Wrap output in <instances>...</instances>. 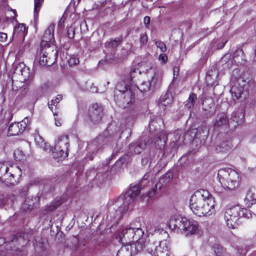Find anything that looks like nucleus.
<instances>
[{"mask_svg":"<svg viewBox=\"0 0 256 256\" xmlns=\"http://www.w3.org/2000/svg\"><path fill=\"white\" fill-rule=\"evenodd\" d=\"M192 130L194 131L195 132V131H196V130Z\"/></svg>","mask_w":256,"mask_h":256,"instance_id":"obj_62","label":"nucleus"},{"mask_svg":"<svg viewBox=\"0 0 256 256\" xmlns=\"http://www.w3.org/2000/svg\"><path fill=\"white\" fill-rule=\"evenodd\" d=\"M102 107L98 104L90 106L88 110V117L90 120L94 124L99 122L102 116Z\"/></svg>","mask_w":256,"mask_h":256,"instance_id":"obj_13","label":"nucleus"},{"mask_svg":"<svg viewBox=\"0 0 256 256\" xmlns=\"http://www.w3.org/2000/svg\"><path fill=\"white\" fill-rule=\"evenodd\" d=\"M55 26L51 24L42 36L40 46L38 50L36 60L42 66H50L56 59L58 52L54 44Z\"/></svg>","mask_w":256,"mask_h":256,"instance_id":"obj_2","label":"nucleus"},{"mask_svg":"<svg viewBox=\"0 0 256 256\" xmlns=\"http://www.w3.org/2000/svg\"><path fill=\"white\" fill-rule=\"evenodd\" d=\"M120 84L116 86V89L121 93L120 98H122L120 100L122 104H120V105L124 108H128L130 106V104L134 100V94L132 90L128 88L126 86L124 87V90H120Z\"/></svg>","mask_w":256,"mask_h":256,"instance_id":"obj_12","label":"nucleus"},{"mask_svg":"<svg viewBox=\"0 0 256 256\" xmlns=\"http://www.w3.org/2000/svg\"><path fill=\"white\" fill-rule=\"evenodd\" d=\"M14 158L17 161H22L25 160L26 156L23 151L20 149H17L14 150Z\"/></svg>","mask_w":256,"mask_h":256,"instance_id":"obj_29","label":"nucleus"},{"mask_svg":"<svg viewBox=\"0 0 256 256\" xmlns=\"http://www.w3.org/2000/svg\"><path fill=\"white\" fill-rule=\"evenodd\" d=\"M160 104L166 107L170 105L172 102V96L170 93H166L162 96L160 99Z\"/></svg>","mask_w":256,"mask_h":256,"instance_id":"obj_21","label":"nucleus"},{"mask_svg":"<svg viewBox=\"0 0 256 256\" xmlns=\"http://www.w3.org/2000/svg\"><path fill=\"white\" fill-rule=\"evenodd\" d=\"M93 158H94V156H90L89 157V158H90V160H92L93 159Z\"/></svg>","mask_w":256,"mask_h":256,"instance_id":"obj_60","label":"nucleus"},{"mask_svg":"<svg viewBox=\"0 0 256 256\" xmlns=\"http://www.w3.org/2000/svg\"><path fill=\"white\" fill-rule=\"evenodd\" d=\"M144 22L146 26L148 25L150 23V18L148 16H146L144 18Z\"/></svg>","mask_w":256,"mask_h":256,"instance_id":"obj_50","label":"nucleus"},{"mask_svg":"<svg viewBox=\"0 0 256 256\" xmlns=\"http://www.w3.org/2000/svg\"><path fill=\"white\" fill-rule=\"evenodd\" d=\"M122 40L121 38H117L114 40H111V45L112 48L116 47L118 44Z\"/></svg>","mask_w":256,"mask_h":256,"instance_id":"obj_43","label":"nucleus"},{"mask_svg":"<svg viewBox=\"0 0 256 256\" xmlns=\"http://www.w3.org/2000/svg\"><path fill=\"white\" fill-rule=\"evenodd\" d=\"M144 235L142 230H134L128 226H124L118 230L114 235V238L118 240H140Z\"/></svg>","mask_w":256,"mask_h":256,"instance_id":"obj_8","label":"nucleus"},{"mask_svg":"<svg viewBox=\"0 0 256 256\" xmlns=\"http://www.w3.org/2000/svg\"><path fill=\"white\" fill-rule=\"evenodd\" d=\"M168 226L172 230L177 232H184L186 234H196L199 230L197 222L190 221L186 218L178 214L170 217Z\"/></svg>","mask_w":256,"mask_h":256,"instance_id":"obj_4","label":"nucleus"},{"mask_svg":"<svg viewBox=\"0 0 256 256\" xmlns=\"http://www.w3.org/2000/svg\"><path fill=\"white\" fill-rule=\"evenodd\" d=\"M216 256H220L224 252V250L218 244H216L212 246Z\"/></svg>","mask_w":256,"mask_h":256,"instance_id":"obj_33","label":"nucleus"},{"mask_svg":"<svg viewBox=\"0 0 256 256\" xmlns=\"http://www.w3.org/2000/svg\"><path fill=\"white\" fill-rule=\"evenodd\" d=\"M34 140L36 144L44 150L51 151V148L48 146L43 138L38 133L35 134Z\"/></svg>","mask_w":256,"mask_h":256,"instance_id":"obj_19","label":"nucleus"},{"mask_svg":"<svg viewBox=\"0 0 256 256\" xmlns=\"http://www.w3.org/2000/svg\"><path fill=\"white\" fill-rule=\"evenodd\" d=\"M202 133L204 134V136H206L208 133V130L206 126H204L202 128Z\"/></svg>","mask_w":256,"mask_h":256,"instance_id":"obj_49","label":"nucleus"},{"mask_svg":"<svg viewBox=\"0 0 256 256\" xmlns=\"http://www.w3.org/2000/svg\"><path fill=\"white\" fill-rule=\"evenodd\" d=\"M155 193V190L154 189L152 190V192H150L147 194V196L148 197V198H150L152 196V194H154Z\"/></svg>","mask_w":256,"mask_h":256,"instance_id":"obj_53","label":"nucleus"},{"mask_svg":"<svg viewBox=\"0 0 256 256\" xmlns=\"http://www.w3.org/2000/svg\"><path fill=\"white\" fill-rule=\"evenodd\" d=\"M74 36V30L72 27H70L68 28L67 36L70 38H72Z\"/></svg>","mask_w":256,"mask_h":256,"instance_id":"obj_44","label":"nucleus"},{"mask_svg":"<svg viewBox=\"0 0 256 256\" xmlns=\"http://www.w3.org/2000/svg\"><path fill=\"white\" fill-rule=\"evenodd\" d=\"M36 243L34 244V246L36 247V248H42L43 246V242L42 241H39L38 242L37 241H36Z\"/></svg>","mask_w":256,"mask_h":256,"instance_id":"obj_51","label":"nucleus"},{"mask_svg":"<svg viewBox=\"0 0 256 256\" xmlns=\"http://www.w3.org/2000/svg\"><path fill=\"white\" fill-rule=\"evenodd\" d=\"M234 60L237 64H242L244 60V52L242 50H238L234 54Z\"/></svg>","mask_w":256,"mask_h":256,"instance_id":"obj_22","label":"nucleus"},{"mask_svg":"<svg viewBox=\"0 0 256 256\" xmlns=\"http://www.w3.org/2000/svg\"><path fill=\"white\" fill-rule=\"evenodd\" d=\"M39 201V198L38 196L28 197L22 204V209L24 210H28L33 209Z\"/></svg>","mask_w":256,"mask_h":256,"instance_id":"obj_17","label":"nucleus"},{"mask_svg":"<svg viewBox=\"0 0 256 256\" xmlns=\"http://www.w3.org/2000/svg\"><path fill=\"white\" fill-rule=\"evenodd\" d=\"M168 57L166 55L164 54H160L158 57V60L162 63H166L167 62Z\"/></svg>","mask_w":256,"mask_h":256,"instance_id":"obj_46","label":"nucleus"},{"mask_svg":"<svg viewBox=\"0 0 256 256\" xmlns=\"http://www.w3.org/2000/svg\"><path fill=\"white\" fill-rule=\"evenodd\" d=\"M144 246L148 252L154 256H170V241H144Z\"/></svg>","mask_w":256,"mask_h":256,"instance_id":"obj_7","label":"nucleus"},{"mask_svg":"<svg viewBox=\"0 0 256 256\" xmlns=\"http://www.w3.org/2000/svg\"><path fill=\"white\" fill-rule=\"evenodd\" d=\"M218 70L215 68L214 70H208L206 76V84L212 86L217 85L216 80L218 77Z\"/></svg>","mask_w":256,"mask_h":256,"instance_id":"obj_16","label":"nucleus"},{"mask_svg":"<svg viewBox=\"0 0 256 256\" xmlns=\"http://www.w3.org/2000/svg\"><path fill=\"white\" fill-rule=\"evenodd\" d=\"M176 68H174V76L176 74Z\"/></svg>","mask_w":256,"mask_h":256,"instance_id":"obj_59","label":"nucleus"},{"mask_svg":"<svg viewBox=\"0 0 256 256\" xmlns=\"http://www.w3.org/2000/svg\"><path fill=\"white\" fill-rule=\"evenodd\" d=\"M14 73L22 76V80L26 82H31L33 78L32 74L30 72V69L24 63H20L16 66Z\"/></svg>","mask_w":256,"mask_h":256,"instance_id":"obj_15","label":"nucleus"},{"mask_svg":"<svg viewBox=\"0 0 256 256\" xmlns=\"http://www.w3.org/2000/svg\"><path fill=\"white\" fill-rule=\"evenodd\" d=\"M244 201L248 206L256 203V188L250 189L248 192Z\"/></svg>","mask_w":256,"mask_h":256,"instance_id":"obj_18","label":"nucleus"},{"mask_svg":"<svg viewBox=\"0 0 256 256\" xmlns=\"http://www.w3.org/2000/svg\"><path fill=\"white\" fill-rule=\"evenodd\" d=\"M135 72V70H132L130 72V77L132 79L134 78V73Z\"/></svg>","mask_w":256,"mask_h":256,"instance_id":"obj_54","label":"nucleus"},{"mask_svg":"<svg viewBox=\"0 0 256 256\" xmlns=\"http://www.w3.org/2000/svg\"><path fill=\"white\" fill-rule=\"evenodd\" d=\"M79 62L78 58L75 56H71L68 60V63L70 66H76L78 64Z\"/></svg>","mask_w":256,"mask_h":256,"instance_id":"obj_37","label":"nucleus"},{"mask_svg":"<svg viewBox=\"0 0 256 256\" xmlns=\"http://www.w3.org/2000/svg\"><path fill=\"white\" fill-rule=\"evenodd\" d=\"M149 179V175L145 174L140 183L130 184V188L124 194H122L114 201L108 203L109 210L116 211L114 218L116 220L110 228L106 230L105 233L112 232L117 226L118 220L120 219L124 213L132 210L136 196L145 186L150 184Z\"/></svg>","mask_w":256,"mask_h":256,"instance_id":"obj_1","label":"nucleus"},{"mask_svg":"<svg viewBox=\"0 0 256 256\" xmlns=\"http://www.w3.org/2000/svg\"><path fill=\"white\" fill-rule=\"evenodd\" d=\"M148 40V36L144 34H142L140 36V46L146 45Z\"/></svg>","mask_w":256,"mask_h":256,"instance_id":"obj_40","label":"nucleus"},{"mask_svg":"<svg viewBox=\"0 0 256 256\" xmlns=\"http://www.w3.org/2000/svg\"><path fill=\"white\" fill-rule=\"evenodd\" d=\"M140 64L141 69L144 70H146L148 71V74H154L151 80L148 82V84H151L152 82L154 84V86H152V90L158 86L162 79L161 71L157 68L152 66V64L149 62H140Z\"/></svg>","mask_w":256,"mask_h":256,"instance_id":"obj_9","label":"nucleus"},{"mask_svg":"<svg viewBox=\"0 0 256 256\" xmlns=\"http://www.w3.org/2000/svg\"><path fill=\"white\" fill-rule=\"evenodd\" d=\"M64 202L62 200H58L53 202L50 206H46L48 211H52Z\"/></svg>","mask_w":256,"mask_h":256,"instance_id":"obj_34","label":"nucleus"},{"mask_svg":"<svg viewBox=\"0 0 256 256\" xmlns=\"http://www.w3.org/2000/svg\"><path fill=\"white\" fill-rule=\"evenodd\" d=\"M190 206L196 216H210L215 213V201L212 196L206 190L201 189L196 192L190 198Z\"/></svg>","mask_w":256,"mask_h":256,"instance_id":"obj_3","label":"nucleus"},{"mask_svg":"<svg viewBox=\"0 0 256 256\" xmlns=\"http://www.w3.org/2000/svg\"><path fill=\"white\" fill-rule=\"evenodd\" d=\"M44 0H34V18L35 20L38 18V14L42 2Z\"/></svg>","mask_w":256,"mask_h":256,"instance_id":"obj_30","label":"nucleus"},{"mask_svg":"<svg viewBox=\"0 0 256 256\" xmlns=\"http://www.w3.org/2000/svg\"><path fill=\"white\" fill-rule=\"evenodd\" d=\"M55 118V125L57 126H61V119L58 117V114L56 112H53Z\"/></svg>","mask_w":256,"mask_h":256,"instance_id":"obj_45","label":"nucleus"},{"mask_svg":"<svg viewBox=\"0 0 256 256\" xmlns=\"http://www.w3.org/2000/svg\"><path fill=\"white\" fill-rule=\"evenodd\" d=\"M206 102V101H204V102L202 103V104H204V102Z\"/></svg>","mask_w":256,"mask_h":256,"instance_id":"obj_63","label":"nucleus"},{"mask_svg":"<svg viewBox=\"0 0 256 256\" xmlns=\"http://www.w3.org/2000/svg\"><path fill=\"white\" fill-rule=\"evenodd\" d=\"M240 217L247 218H256V214L250 210L241 208L238 205L226 208L224 212V220L227 226L230 228H235L238 225V220Z\"/></svg>","mask_w":256,"mask_h":256,"instance_id":"obj_5","label":"nucleus"},{"mask_svg":"<svg viewBox=\"0 0 256 256\" xmlns=\"http://www.w3.org/2000/svg\"><path fill=\"white\" fill-rule=\"evenodd\" d=\"M226 42L227 40H224L222 38H218L214 40L212 42L211 45L212 48H213L214 49H222L224 47Z\"/></svg>","mask_w":256,"mask_h":256,"instance_id":"obj_23","label":"nucleus"},{"mask_svg":"<svg viewBox=\"0 0 256 256\" xmlns=\"http://www.w3.org/2000/svg\"><path fill=\"white\" fill-rule=\"evenodd\" d=\"M8 168L6 165L2 164H0V178L6 174Z\"/></svg>","mask_w":256,"mask_h":256,"instance_id":"obj_39","label":"nucleus"},{"mask_svg":"<svg viewBox=\"0 0 256 256\" xmlns=\"http://www.w3.org/2000/svg\"><path fill=\"white\" fill-rule=\"evenodd\" d=\"M144 241H132L122 246L116 256H131L142 250Z\"/></svg>","mask_w":256,"mask_h":256,"instance_id":"obj_10","label":"nucleus"},{"mask_svg":"<svg viewBox=\"0 0 256 256\" xmlns=\"http://www.w3.org/2000/svg\"><path fill=\"white\" fill-rule=\"evenodd\" d=\"M196 99V94L194 93H191L189 96L186 102V106L188 108H193L194 106Z\"/></svg>","mask_w":256,"mask_h":256,"instance_id":"obj_24","label":"nucleus"},{"mask_svg":"<svg viewBox=\"0 0 256 256\" xmlns=\"http://www.w3.org/2000/svg\"><path fill=\"white\" fill-rule=\"evenodd\" d=\"M10 10L13 12V13L14 14V16H17V14H16V10H14V9L10 8Z\"/></svg>","mask_w":256,"mask_h":256,"instance_id":"obj_57","label":"nucleus"},{"mask_svg":"<svg viewBox=\"0 0 256 256\" xmlns=\"http://www.w3.org/2000/svg\"><path fill=\"white\" fill-rule=\"evenodd\" d=\"M228 122V120L226 116L222 114L214 122V128H218L220 126L226 125Z\"/></svg>","mask_w":256,"mask_h":256,"instance_id":"obj_20","label":"nucleus"},{"mask_svg":"<svg viewBox=\"0 0 256 256\" xmlns=\"http://www.w3.org/2000/svg\"><path fill=\"white\" fill-rule=\"evenodd\" d=\"M230 92L232 96L235 97L236 100H238V98L241 96L242 91L240 90H236L235 87H232L230 90ZM234 100H235L234 98Z\"/></svg>","mask_w":256,"mask_h":256,"instance_id":"obj_36","label":"nucleus"},{"mask_svg":"<svg viewBox=\"0 0 256 256\" xmlns=\"http://www.w3.org/2000/svg\"><path fill=\"white\" fill-rule=\"evenodd\" d=\"M150 160L148 157H144L142 160V164L143 166H146L149 162Z\"/></svg>","mask_w":256,"mask_h":256,"instance_id":"obj_48","label":"nucleus"},{"mask_svg":"<svg viewBox=\"0 0 256 256\" xmlns=\"http://www.w3.org/2000/svg\"><path fill=\"white\" fill-rule=\"evenodd\" d=\"M123 160V158H122L120 160V161H122Z\"/></svg>","mask_w":256,"mask_h":256,"instance_id":"obj_61","label":"nucleus"},{"mask_svg":"<svg viewBox=\"0 0 256 256\" xmlns=\"http://www.w3.org/2000/svg\"><path fill=\"white\" fill-rule=\"evenodd\" d=\"M154 84L152 82L150 84H148V82H144L140 86V90L142 92H147L152 90V86H153Z\"/></svg>","mask_w":256,"mask_h":256,"instance_id":"obj_35","label":"nucleus"},{"mask_svg":"<svg viewBox=\"0 0 256 256\" xmlns=\"http://www.w3.org/2000/svg\"><path fill=\"white\" fill-rule=\"evenodd\" d=\"M142 144H132L130 146V150L132 153L140 154L143 149Z\"/></svg>","mask_w":256,"mask_h":256,"instance_id":"obj_26","label":"nucleus"},{"mask_svg":"<svg viewBox=\"0 0 256 256\" xmlns=\"http://www.w3.org/2000/svg\"><path fill=\"white\" fill-rule=\"evenodd\" d=\"M218 178L225 190H233L238 184L239 176L238 172L229 168L220 169L218 172Z\"/></svg>","mask_w":256,"mask_h":256,"instance_id":"obj_6","label":"nucleus"},{"mask_svg":"<svg viewBox=\"0 0 256 256\" xmlns=\"http://www.w3.org/2000/svg\"><path fill=\"white\" fill-rule=\"evenodd\" d=\"M64 22H62V20L61 19L59 22V24H58V27H60V28H63L64 27V25L62 24Z\"/></svg>","mask_w":256,"mask_h":256,"instance_id":"obj_56","label":"nucleus"},{"mask_svg":"<svg viewBox=\"0 0 256 256\" xmlns=\"http://www.w3.org/2000/svg\"><path fill=\"white\" fill-rule=\"evenodd\" d=\"M90 91L92 92H97V88L96 87H92L90 88Z\"/></svg>","mask_w":256,"mask_h":256,"instance_id":"obj_55","label":"nucleus"},{"mask_svg":"<svg viewBox=\"0 0 256 256\" xmlns=\"http://www.w3.org/2000/svg\"><path fill=\"white\" fill-rule=\"evenodd\" d=\"M14 198V196H12L9 198H4L3 195H0V206L4 205H7L8 206H12V202Z\"/></svg>","mask_w":256,"mask_h":256,"instance_id":"obj_25","label":"nucleus"},{"mask_svg":"<svg viewBox=\"0 0 256 256\" xmlns=\"http://www.w3.org/2000/svg\"><path fill=\"white\" fill-rule=\"evenodd\" d=\"M62 96L61 94H58L54 99H52L48 102V107L52 111L54 106H56L57 104L62 100Z\"/></svg>","mask_w":256,"mask_h":256,"instance_id":"obj_31","label":"nucleus"},{"mask_svg":"<svg viewBox=\"0 0 256 256\" xmlns=\"http://www.w3.org/2000/svg\"><path fill=\"white\" fill-rule=\"evenodd\" d=\"M156 46L159 48L162 52H164L166 50V44L161 41H157L156 42Z\"/></svg>","mask_w":256,"mask_h":256,"instance_id":"obj_41","label":"nucleus"},{"mask_svg":"<svg viewBox=\"0 0 256 256\" xmlns=\"http://www.w3.org/2000/svg\"><path fill=\"white\" fill-rule=\"evenodd\" d=\"M28 122V119L25 118L20 122L12 124L8 128L9 136H16L22 133L26 129Z\"/></svg>","mask_w":256,"mask_h":256,"instance_id":"obj_14","label":"nucleus"},{"mask_svg":"<svg viewBox=\"0 0 256 256\" xmlns=\"http://www.w3.org/2000/svg\"><path fill=\"white\" fill-rule=\"evenodd\" d=\"M162 140L160 138H158L156 140V144L159 146L160 148H162V147H164L166 144V140L164 138Z\"/></svg>","mask_w":256,"mask_h":256,"instance_id":"obj_42","label":"nucleus"},{"mask_svg":"<svg viewBox=\"0 0 256 256\" xmlns=\"http://www.w3.org/2000/svg\"><path fill=\"white\" fill-rule=\"evenodd\" d=\"M0 256H2V255H0Z\"/></svg>","mask_w":256,"mask_h":256,"instance_id":"obj_64","label":"nucleus"},{"mask_svg":"<svg viewBox=\"0 0 256 256\" xmlns=\"http://www.w3.org/2000/svg\"><path fill=\"white\" fill-rule=\"evenodd\" d=\"M198 134H201V132H198V130H196V132L195 133V135L198 136Z\"/></svg>","mask_w":256,"mask_h":256,"instance_id":"obj_58","label":"nucleus"},{"mask_svg":"<svg viewBox=\"0 0 256 256\" xmlns=\"http://www.w3.org/2000/svg\"><path fill=\"white\" fill-rule=\"evenodd\" d=\"M7 39V34L6 33L0 32V42H4Z\"/></svg>","mask_w":256,"mask_h":256,"instance_id":"obj_47","label":"nucleus"},{"mask_svg":"<svg viewBox=\"0 0 256 256\" xmlns=\"http://www.w3.org/2000/svg\"><path fill=\"white\" fill-rule=\"evenodd\" d=\"M68 136L62 135L56 142L54 148H51V151L54 153H57L58 156L66 158L68 156Z\"/></svg>","mask_w":256,"mask_h":256,"instance_id":"obj_11","label":"nucleus"},{"mask_svg":"<svg viewBox=\"0 0 256 256\" xmlns=\"http://www.w3.org/2000/svg\"><path fill=\"white\" fill-rule=\"evenodd\" d=\"M26 28L24 24H20L14 28V34L17 35L20 34L24 36Z\"/></svg>","mask_w":256,"mask_h":256,"instance_id":"obj_27","label":"nucleus"},{"mask_svg":"<svg viewBox=\"0 0 256 256\" xmlns=\"http://www.w3.org/2000/svg\"><path fill=\"white\" fill-rule=\"evenodd\" d=\"M128 226L132 229L134 230H142L141 227V224L140 218H136L134 220L130 225H128Z\"/></svg>","mask_w":256,"mask_h":256,"instance_id":"obj_28","label":"nucleus"},{"mask_svg":"<svg viewBox=\"0 0 256 256\" xmlns=\"http://www.w3.org/2000/svg\"><path fill=\"white\" fill-rule=\"evenodd\" d=\"M160 233L164 236L163 238H168V234L166 230H162Z\"/></svg>","mask_w":256,"mask_h":256,"instance_id":"obj_52","label":"nucleus"},{"mask_svg":"<svg viewBox=\"0 0 256 256\" xmlns=\"http://www.w3.org/2000/svg\"><path fill=\"white\" fill-rule=\"evenodd\" d=\"M26 234L23 232L22 231L18 232L14 234V238L12 240H18L19 239H25Z\"/></svg>","mask_w":256,"mask_h":256,"instance_id":"obj_38","label":"nucleus"},{"mask_svg":"<svg viewBox=\"0 0 256 256\" xmlns=\"http://www.w3.org/2000/svg\"><path fill=\"white\" fill-rule=\"evenodd\" d=\"M219 148H216V150L218 152H226L231 148V145L230 142H223L220 144V146H218Z\"/></svg>","mask_w":256,"mask_h":256,"instance_id":"obj_32","label":"nucleus"}]
</instances>
